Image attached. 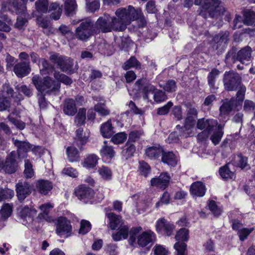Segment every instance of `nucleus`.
Instances as JSON below:
<instances>
[{
	"label": "nucleus",
	"mask_w": 255,
	"mask_h": 255,
	"mask_svg": "<svg viewBox=\"0 0 255 255\" xmlns=\"http://www.w3.org/2000/svg\"><path fill=\"white\" fill-rule=\"evenodd\" d=\"M141 11L131 6L121 7L115 11V16L111 17L105 14L99 17L97 22V27L103 32H111L112 30L123 31L127 25L141 17Z\"/></svg>",
	"instance_id": "nucleus-1"
},
{
	"label": "nucleus",
	"mask_w": 255,
	"mask_h": 255,
	"mask_svg": "<svg viewBox=\"0 0 255 255\" xmlns=\"http://www.w3.org/2000/svg\"><path fill=\"white\" fill-rule=\"evenodd\" d=\"M195 4L201 5L200 14L205 18L207 15L211 17L220 16L225 11L218 0H195Z\"/></svg>",
	"instance_id": "nucleus-2"
},
{
	"label": "nucleus",
	"mask_w": 255,
	"mask_h": 255,
	"mask_svg": "<svg viewBox=\"0 0 255 255\" xmlns=\"http://www.w3.org/2000/svg\"><path fill=\"white\" fill-rule=\"evenodd\" d=\"M32 81L36 89L40 93L55 94L59 92L60 88V84L49 77L42 79L39 75H36L32 77Z\"/></svg>",
	"instance_id": "nucleus-3"
},
{
	"label": "nucleus",
	"mask_w": 255,
	"mask_h": 255,
	"mask_svg": "<svg viewBox=\"0 0 255 255\" xmlns=\"http://www.w3.org/2000/svg\"><path fill=\"white\" fill-rule=\"evenodd\" d=\"M142 230L141 227H133L130 230L129 232V242L130 245H133L135 243L136 239L138 245L142 247H145L148 244L155 240V235L151 230H148L143 232L137 238V234L140 232Z\"/></svg>",
	"instance_id": "nucleus-4"
},
{
	"label": "nucleus",
	"mask_w": 255,
	"mask_h": 255,
	"mask_svg": "<svg viewBox=\"0 0 255 255\" xmlns=\"http://www.w3.org/2000/svg\"><path fill=\"white\" fill-rule=\"evenodd\" d=\"M252 48L249 46H246L237 53L235 49H232L226 55V60L227 62H235L238 60L242 64H247L251 58Z\"/></svg>",
	"instance_id": "nucleus-5"
},
{
	"label": "nucleus",
	"mask_w": 255,
	"mask_h": 255,
	"mask_svg": "<svg viewBox=\"0 0 255 255\" xmlns=\"http://www.w3.org/2000/svg\"><path fill=\"white\" fill-rule=\"evenodd\" d=\"M187 117L185 119V124L183 128H181L183 130L182 134L185 136H188L192 133V128L194 125V116L197 115V111L195 107L190 104H186ZM177 129H180V126L178 125L176 126Z\"/></svg>",
	"instance_id": "nucleus-6"
},
{
	"label": "nucleus",
	"mask_w": 255,
	"mask_h": 255,
	"mask_svg": "<svg viewBox=\"0 0 255 255\" xmlns=\"http://www.w3.org/2000/svg\"><path fill=\"white\" fill-rule=\"evenodd\" d=\"M241 77L233 71L225 72L223 80L225 89L227 91H235L241 85Z\"/></svg>",
	"instance_id": "nucleus-7"
},
{
	"label": "nucleus",
	"mask_w": 255,
	"mask_h": 255,
	"mask_svg": "<svg viewBox=\"0 0 255 255\" xmlns=\"http://www.w3.org/2000/svg\"><path fill=\"white\" fill-rule=\"evenodd\" d=\"M93 25V22L90 19H87L81 22L76 29L77 38L82 41L88 40L92 34Z\"/></svg>",
	"instance_id": "nucleus-8"
},
{
	"label": "nucleus",
	"mask_w": 255,
	"mask_h": 255,
	"mask_svg": "<svg viewBox=\"0 0 255 255\" xmlns=\"http://www.w3.org/2000/svg\"><path fill=\"white\" fill-rule=\"evenodd\" d=\"M72 226L70 222L66 218L59 217L57 219L56 234L61 237L67 238L70 236Z\"/></svg>",
	"instance_id": "nucleus-9"
},
{
	"label": "nucleus",
	"mask_w": 255,
	"mask_h": 255,
	"mask_svg": "<svg viewBox=\"0 0 255 255\" xmlns=\"http://www.w3.org/2000/svg\"><path fill=\"white\" fill-rule=\"evenodd\" d=\"M50 60L56 63L63 72L72 73L73 61L67 57H64L57 55H52L50 57Z\"/></svg>",
	"instance_id": "nucleus-10"
},
{
	"label": "nucleus",
	"mask_w": 255,
	"mask_h": 255,
	"mask_svg": "<svg viewBox=\"0 0 255 255\" xmlns=\"http://www.w3.org/2000/svg\"><path fill=\"white\" fill-rule=\"evenodd\" d=\"M155 227L157 232L164 234L168 236H171L175 229L173 224L168 222L164 218L158 219L156 222Z\"/></svg>",
	"instance_id": "nucleus-11"
},
{
	"label": "nucleus",
	"mask_w": 255,
	"mask_h": 255,
	"mask_svg": "<svg viewBox=\"0 0 255 255\" xmlns=\"http://www.w3.org/2000/svg\"><path fill=\"white\" fill-rule=\"evenodd\" d=\"M23 3H20L19 0H13L12 3L9 2L8 3H2L1 10L3 11L7 10L13 11L18 14H24L26 10V6L25 5V0H21Z\"/></svg>",
	"instance_id": "nucleus-12"
},
{
	"label": "nucleus",
	"mask_w": 255,
	"mask_h": 255,
	"mask_svg": "<svg viewBox=\"0 0 255 255\" xmlns=\"http://www.w3.org/2000/svg\"><path fill=\"white\" fill-rule=\"evenodd\" d=\"M75 194L79 200L87 203L93 197L94 192L92 188L82 185L76 190Z\"/></svg>",
	"instance_id": "nucleus-13"
},
{
	"label": "nucleus",
	"mask_w": 255,
	"mask_h": 255,
	"mask_svg": "<svg viewBox=\"0 0 255 255\" xmlns=\"http://www.w3.org/2000/svg\"><path fill=\"white\" fill-rule=\"evenodd\" d=\"M16 158V152L15 151H11L7 155L3 167L6 172L12 173L15 171L17 167Z\"/></svg>",
	"instance_id": "nucleus-14"
},
{
	"label": "nucleus",
	"mask_w": 255,
	"mask_h": 255,
	"mask_svg": "<svg viewBox=\"0 0 255 255\" xmlns=\"http://www.w3.org/2000/svg\"><path fill=\"white\" fill-rule=\"evenodd\" d=\"M14 144L17 147L16 157L23 159L27 157V152L32 147V145L29 142L18 140H14Z\"/></svg>",
	"instance_id": "nucleus-15"
},
{
	"label": "nucleus",
	"mask_w": 255,
	"mask_h": 255,
	"mask_svg": "<svg viewBox=\"0 0 255 255\" xmlns=\"http://www.w3.org/2000/svg\"><path fill=\"white\" fill-rule=\"evenodd\" d=\"M218 122L214 119H201L198 120L197 127L203 131L211 132L218 125Z\"/></svg>",
	"instance_id": "nucleus-16"
},
{
	"label": "nucleus",
	"mask_w": 255,
	"mask_h": 255,
	"mask_svg": "<svg viewBox=\"0 0 255 255\" xmlns=\"http://www.w3.org/2000/svg\"><path fill=\"white\" fill-rule=\"evenodd\" d=\"M16 191L18 200L22 201L31 193L30 184L26 182H19L16 185Z\"/></svg>",
	"instance_id": "nucleus-17"
},
{
	"label": "nucleus",
	"mask_w": 255,
	"mask_h": 255,
	"mask_svg": "<svg viewBox=\"0 0 255 255\" xmlns=\"http://www.w3.org/2000/svg\"><path fill=\"white\" fill-rule=\"evenodd\" d=\"M13 71L18 77L26 76L31 71L29 61H24L17 63L14 66Z\"/></svg>",
	"instance_id": "nucleus-18"
},
{
	"label": "nucleus",
	"mask_w": 255,
	"mask_h": 255,
	"mask_svg": "<svg viewBox=\"0 0 255 255\" xmlns=\"http://www.w3.org/2000/svg\"><path fill=\"white\" fill-rule=\"evenodd\" d=\"M170 177L167 173H162L156 178L151 179L150 184L152 186L164 189L168 185Z\"/></svg>",
	"instance_id": "nucleus-19"
},
{
	"label": "nucleus",
	"mask_w": 255,
	"mask_h": 255,
	"mask_svg": "<svg viewBox=\"0 0 255 255\" xmlns=\"http://www.w3.org/2000/svg\"><path fill=\"white\" fill-rule=\"evenodd\" d=\"M89 137V132L84 131L83 129L79 128L76 131V137L75 138L76 144L82 150V146L86 143Z\"/></svg>",
	"instance_id": "nucleus-20"
},
{
	"label": "nucleus",
	"mask_w": 255,
	"mask_h": 255,
	"mask_svg": "<svg viewBox=\"0 0 255 255\" xmlns=\"http://www.w3.org/2000/svg\"><path fill=\"white\" fill-rule=\"evenodd\" d=\"M206 191L205 186L200 181L193 183L190 188V192L194 197H203L205 195Z\"/></svg>",
	"instance_id": "nucleus-21"
},
{
	"label": "nucleus",
	"mask_w": 255,
	"mask_h": 255,
	"mask_svg": "<svg viewBox=\"0 0 255 255\" xmlns=\"http://www.w3.org/2000/svg\"><path fill=\"white\" fill-rule=\"evenodd\" d=\"M35 187L39 193L46 195L52 189L53 184L48 180H39L36 182Z\"/></svg>",
	"instance_id": "nucleus-22"
},
{
	"label": "nucleus",
	"mask_w": 255,
	"mask_h": 255,
	"mask_svg": "<svg viewBox=\"0 0 255 255\" xmlns=\"http://www.w3.org/2000/svg\"><path fill=\"white\" fill-rule=\"evenodd\" d=\"M54 207L53 204L51 203H46L39 206V209L40 213L38 214V217L40 220H45L50 222L52 221L51 217L49 216V213L51 209Z\"/></svg>",
	"instance_id": "nucleus-23"
},
{
	"label": "nucleus",
	"mask_w": 255,
	"mask_h": 255,
	"mask_svg": "<svg viewBox=\"0 0 255 255\" xmlns=\"http://www.w3.org/2000/svg\"><path fill=\"white\" fill-rule=\"evenodd\" d=\"M163 152V148L157 145L147 147L145 150V154L149 158L155 159L160 156Z\"/></svg>",
	"instance_id": "nucleus-24"
},
{
	"label": "nucleus",
	"mask_w": 255,
	"mask_h": 255,
	"mask_svg": "<svg viewBox=\"0 0 255 255\" xmlns=\"http://www.w3.org/2000/svg\"><path fill=\"white\" fill-rule=\"evenodd\" d=\"M99 160V158L96 154H90L86 156L81 164L83 167L92 169L97 165Z\"/></svg>",
	"instance_id": "nucleus-25"
},
{
	"label": "nucleus",
	"mask_w": 255,
	"mask_h": 255,
	"mask_svg": "<svg viewBox=\"0 0 255 255\" xmlns=\"http://www.w3.org/2000/svg\"><path fill=\"white\" fill-rule=\"evenodd\" d=\"M94 99L99 103L95 104L94 109L100 116H106L110 114V111L105 106V100L101 97H94Z\"/></svg>",
	"instance_id": "nucleus-26"
},
{
	"label": "nucleus",
	"mask_w": 255,
	"mask_h": 255,
	"mask_svg": "<svg viewBox=\"0 0 255 255\" xmlns=\"http://www.w3.org/2000/svg\"><path fill=\"white\" fill-rule=\"evenodd\" d=\"M77 112L75 102L72 99H67L64 101L63 112L68 116H74Z\"/></svg>",
	"instance_id": "nucleus-27"
},
{
	"label": "nucleus",
	"mask_w": 255,
	"mask_h": 255,
	"mask_svg": "<svg viewBox=\"0 0 255 255\" xmlns=\"http://www.w3.org/2000/svg\"><path fill=\"white\" fill-rule=\"evenodd\" d=\"M216 44L214 46L217 49L223 50L227 45L228 41V34L220 33L214 38Z\"/></svg>",
	"instance_id": "nucleus-28"
},
{
	"label": "nucleus",
	"mask_w": 255,
	"mask_h": 255,
	"mask_svg": "<svg viewBox=\"0 0 255 255\" xmlns=\"http://www.w3.org/2000/svg\"><path fill=\"white\" fill-rule=\"evenodd\" d=\"M134 87V89L136 91H142V92L144 94L143 97L145 99H148V94L150 93H153L155 89V87L150 84H146L142 88L140 80L136 82Z\"/></svg>",
	"instance_id": "nucleus-29"
},
{
	"label": "nucleus",
	"mask_w": 255,
	"mask_h": 255,
	"mask_svg": "<svg viewBox=\"0 0 255 255\" xmlns=\"http://www.w3.org/2000/svg\"><path fill=\"white\" fill-rule=\"evenodd\" d=\"M110 221V227L112 230H115L123 224V221L121 217L113 213H110L107 215Z\"/></svg>",
	"instance_id": "nucleus-30"
},
{
	"label": "nucleus",
	"mask_w": 255,
	"mask_h": 255,
	"mask_svg": "<svg viewBox=\"0 0 255 255\" xmlns=\"http://www.w3.org/2000/svg\"><path fill=\"white\" fill-rule=\"evenodd\" d=\"M100 131L103 137L109 138L114 134V128L112 127L111 121L108 120L103 124L101 126Z\"/></svg>",
	"instance_id": "nucleus-31"
},
{
	"label": "nucleus",
	"mask_w": 255,
	"mask_h": 255,
	"mask_svg": "<svg viewBox=\"0 0 255 255\" xmlns=\"http://www.w3.org/2000/svg\"><path fill=\"white\" fill-rule=\"evenodd\" d=\"M223 128V125L218 124L216 128H214V129L212 131L213 133L211 136V139L215 145L219 143L223 136L224 133L222 131Z\"/></svg>",
	"instance_id": "nucleus-32"
},
{
	"label": "nucleus",
	"mask_w": 255,
	"mask_h": 255,
	"mask_svg": "<svg viewBox=\"0 0 255 255\" xmlns=\"http://www.w3.org/2000/svg\"><path fill=\"white\" fill-rule=\"evenodd\" d=\"M162 161L170 166H174L177 164V160L172 152H164L162 154Z\"/></svg>",
	"instance_id": "nucleus-33"
},
{
	"label": "nucleus",
	"mask_w": 255,
	"mask_h": 255,
	"mask_svg": "<svg viewBox=\"0 0 255 255\" xmlns=\"http://www.w3.org/2000/svg\"><path fill=\"white\" fill-rule=\"evenodd\" d=\"M104 145L100 150L101 154L103 157L112 158L115 154V152L112 146L107 145V141H104Z\"/></svg>",
	"instance_id": "nucleus-34"
},
{
	"label": "nucleus",
	"mask_w": 255,
	"mask_h": 255,
	"mask_svg": "<svg viewBox=\"0 0 255 255\" xmlns=\"http://www.w3.org/2000/svg\"><path fill=\"white\" fill-rule=\"evenodd\" d=\"M135 151V147L132 143L127 142L122 152V155L126 159L132 157Z\"/></svg>",
	"instance_id": "nucleus-35"
},
{
	"label": "nucleus",
	"mask_w": 255,
	"mask_h": 255,
	"mask_svg": "<svg viewBox=\"0 0 255 255\" xmlns=\"http://www.w3.org/2000/svg\"><path fill=\"white\" fill-rule=\"evenodd\" d=\"M37 211L33 208H29L25 206L22 208L20 212V215L23 218H28L30 221H32V218L36 215Z\"/></svg>",
	"instance_id": "nucleus-36"
},
{
	"label": "nucleus",
	"mask_w": 255,
	"mask_h": 255,
	"mask_svg": "<svg viewBox=\"0 0 255 255\" xmlns=\"http://www.w3.org/2000/svg\"><path fill=\"white\" fill-rule=\"evenodd\" d=\"M54 10L51 15L50 17L54 20H58L60 18L62 13V7L57 3H52L49 7V11Z\"/></svg>",
	"instance_id": "nucleus-37"
},
{
	"label": "nucleus",
	"mask_w": 255,
	"mask_h": 255,
	"mask_svg": "<svg viewBox=\"0 0 255 255\" xmlns=\"http://www.w3.org/2000/svg\"><path fill=\"white\" fill-rule=\"evenodd\" d=\"M66 153L69 161L73 162L79 160L80 158L79 153L76 147H68L66 149Z\"/></svg>",
	"instance_id": "nucleus-38"
},
{
	"label": "nucleus",
	"mask_w": 255,
	"mask_h": 255,
	"mask_svg": "<svg viewBox=\"0 0 255 255\" xmlns=\"http://www.w3.org/2000/svg\"><path fill=\"white\" fill-rule=\"evenodd\" d=\"M219 174L225 179H234L236 177L235 173L230 169L228 164L220 168Z\"/></svg>",
	"instance_id": "nucleus-39"
},
{
	"label": "nucleus",
	"mask_w": 255,
	"mask_h": 255,
	"mask_svg": "<svg viewBox=\"0 0 255 255\" xmlns=\"http://www.w3.org/2000/svg\"><path fill=\"white\" fill-rule=\"evenodd\" d=\"M65 13L70 16L73 14L76 8L77 4L75 0H66L64 4Z\"/></svg>",
	"instance_id": "nucleus-40"
},
{
	"label": "nucleus",
	"mask_w": 255,
	"mask_h": 255,
	"mask_svg": "<svg viewBox=\"0 0 255 255\" xmlns=\"http://www.w3.org/2000/svg\"><path fill=\"white\" fill-rule=\"evenodd\" d=\"M140 67L141 64L140 62L134 57H131L123 66V69L125 70H127L131 68L140 69Z\"/></svg>",
	"instance_id": "nucleus-41"
},
{
	"label": "nucleus",
	"mask_w": 255,
	"mask_h": 255,
	"mask_svg": "<svg viewBox=\"0 0 255 255\" xmlns=\"http://www.w3.org/2000/svg\"><path fill=\"white\" fill-rule=\"evenodd\" d=\"M243 23L247 25H255V12L250 10L246 11Z\"/></svg>",
	"instance_id": "nucleus-42"
},
{
	"label": "nucleus",
	"mask_w": 255,
	"mask_h": 255,
	"mask_svg": "<svg viewBox=\"0 0 255 255\" xmlns=\"http://www.w3.org/2000/svg\"><path fill=\"white\" fill-rule=\"evenodd\" d=\"M35 7L37 11L47 13L48 10V0H38L35 2Z\"/></svg>",
	"instance_id": "nucleus-43"
},
{
	"label": "nucleus",
	"mask_w": 255,
	"mask_h": 255,
	"mask_svg": "<svg viewBox=\"0 0 255 255\" xmlns=\"http://www.w3.org/2000/svg\"><path fill=\"white\" fill-rule=\"evenodd\" d=\"M219 74V71L216 69H214L212 70L208 76V84L210 88L213 90L216 89V87L215 86V79L218 76Z\"/></svg>",
	"instance_id": "nucleus-44"
},
{
	"label": "nucleus",
	"mask_w": 255,
	"mask_h": 255,
	"mask_svg": "<svg viewBox=\"0 0 255 255\" xmlns=\"http://www.w3.org/2000/svg\"><path fill=\"white\" fill-rule=\"evenodd\" d=\"M86 110L84 108H81L75 118V123L77 126H81L84 124L86 120Z\"/></svg>",
	"instance_id": "nucleus-45"
},
{
	"label": "nucleus",
	"mask_w": 255,
	"mask_h": 255,
	"mask_svg": "<svg viewBox=\"0 0 255 255\" xmlns=\"http://www.w3.org/2000/svg\"><path fill=\"white\" fill-rule=\"evenodd\" d=\"M24 175L26 178H31L34 176L32 165L28 159L24 160Z\"/></svg>",
	"instance_id": "nucleus-46"
},
{
	"label": "nucleus",
	"mask_w": 255,
	"mask_h": 255,
	"mask_svg": "<svg viewBox=\"0 0 255 255\" xmlns=\"http://www.w3.org/2000/svg\"><path fill=\"white\" fill-rule=\"evenodd\" d=\"M98 173L101 177L105 180H110L112 176V172L111 170L107 166H102L98 170Z\"/></svg>",
	"instance_id": "nucleus-47"
},
{
	"label": "nucleus",
	"mask_w": 255,
	"mask_h": 255,
	"mask_svg": "<svg viewBox=\"0 0 255 255\" xmlns=\"http://www.w3.org/2000/svg\"><path fill=\"white\" fill-rule=\"evenodd\" d=\"M233 107L234 101L232 100H227L224 102L221 106L220 108V112L222 114H227L232 110Z\"/></svg>",
	"instance_id": "nucleus-48"
},
{
	"label": "nucleus",
	"mask_w": 255,
	"mask_h": 255,
	"mask_svg": "<svg viewBox=\"0 0 255 255\" xmlns=\"http://www.w3.org/2000/svg\"><path fill=\"white\" fill-rule=\"evenodd\" d=\"M160 86L167 92H174L177 89L176 83L173 80H169L164 85H160Z\"/></svg>",
	"instance_id": "nucleus-49"
},
{
	"label": "nucleus",
	"mask_w": 255,
	"mask_h": 255,
	"mask_svg": "<svg viewBox=\"0 0 255 255\" xmlns=\"http://www.w3.org/2000/svg\"><path fill=\"white\" fill-rule=\"evenodd\" d=\"M188 230L185 228H182L177 233L175 238L178 242L186 241L188 239Z\"/></svg>",
	"instance_id": "nucleus-50"
},
{
	"label": "nucleus",
	"mask_w": 255,
	"mask_h": 255,
	"mask_svg": "<svg viewBox=\"0 0 255 255\" xmlns=\"http://www.w3.org/2000/svg\"><path fill=\"white\" fill-rule=\"evenodd\" d=\"M54 76L59 82L63 83L65 85H70L72 82V80L69 77L58 72H54Z\"/></svg>",
	"instance_id": "nucleus-51"
},
{
	"label": "nucleus",
	"mask_w": 255,
	"mask_h": 255,
	"mask_svg": "<svg viewBox=\"0 0 255 255\" xmlns=\"http://www.w3.org/2000/svg\"><path fill=\"white\" fill-rule=\"evenodd\" d=\"M14 195V191L11 189L0 188V202L5 199H10Z\"/></svg>",
	"instance_id": "nucleus-52"
},
{
	"label": "nucleus",
	"mask_w": 255,
	"mask_h": 255,
	"mask_svg": "<svg viewBox=\"0 0 255 255\" xmlns=\"http://www.w3.org/2000/svg\"><path fill=\"white\" fill-rule=\"evenodd\" d=\"M127 137V134L124 132H119L114 135L111 141L115 144H118L124 142Z\"/></svg>",
	"instance_id": "nucleus-53"
},
{
	"label": "nucleus",
	"mask_w": 255,
	"mask_h": 255,
	"mask_svg": "<svg viewBox=\"0 0 255 255\" xmlns=\"http://www.w3.org/2000/svg\"><path fill=\"white\" fill-rule=\"evenodd\" d=\"M100 7L99 0H86L87 10L90 12H94Z\"/></svg>",
	"instance_id": "nucleus-54"
},
{
	"label": "nucleus",
	"mask_w": 255,
	"mask_h": 255,
	"mask_svg": "<svg viewBox=\"0 0 255 255\" xmlns=\"http://www.w3.org/2000/svg\"><path fill=\"white\" fill-rule=\"evenodd\" d=\"M176 255H186V245L182 242H177L174 245Z\"/></svg>",
	"instance_id": "nucleus-55"
},
{
	"label": "nucleus",
	"mask_w": 255,
	"mask_h": 255,
	"mask_svg": "<svg viewBox=\"0 0 255 255\" xmlns=\"http://www.w3.org/2000/svg\"><path fill=\"white\" fill-rule=\"evenodd\" d=\"M12 211V206L9 204H5L0 210V214L2 218L5 219L10 216Z\"/></svg>",
	"instance_id": "nucleus-56"
},
{
	"label": "nucleus",
	"mask_w": 255,
	"mask_h": 255,
	"mask_svg": "<svg viewBox=\"0 0 255 255\" xmlns=\"http://www.w3.org/2000/svg\"><path fill=\"white\" fill-rule=\"evenodd\" d=\"M80 229L79 230V234L85 235L89 232L91 229V225L89 221L82 220L81 221Z\"/></svg>",
	"instance_id": "nucleus-57"
},
{
	"label": "nucleus",
	"mask_w": 255,
	"mask_h": 255,
	"mask_svg": "<svg viewBox=\"0 0 255 255\" xmlns=\"http://www.w3.org/2000/svg\"><path fill=\"white\" fill-rule=\"evenodd\" d=\"M254 228H245L241 229L238 232V234L239 236L240 240L241 241H244L245 239H247V237L250 235V234L254 231Z\"/></svg>",
	"instance_id": "nucleus-58"
},
{
	"label": "nucleus",
	"mask_w": 255,
	"mask_h": 255,
	"mask_svg": "<svg viewBox=\"0 0 255 255\" xmlns=\"http://www.w3.org/2000/svg\"><path fill=\"white\" fill-rule=\"evenodd\" d=\"M139 171L141 174L146 177L150 172L149 165L145 162L141 161L139 162Z\"/></svg>",
	"instance_id": "nucleus-59"
},
{
	"label": "nucleus",
	"mask_w": 255,
	"mask_h": 255,
	"mask_svg": "<svg viewBox=\"0 0 255 255\" xmlns=\"http://www.w3.org/2000/svg\"><path fill=\"white\" fill-rule=\"evenodd\" d=\"M13 94V90L12 88L9 87L8 84L5 83L4 84L2 87V89L1 91V95L2 97L5 98H9L12 97Z\"/></svg>",
	"instance_id": "nucleus-60"
},
{
	"label": "nucleus",
	"mask_w": 255,
	"mask_h": 255,
	"mask_svg": "<svg viewBox=\"0 0 255 255\" xmlns=\"http://www.w3.org/2000/svg\"><path fill=\"white\" fill-rule=\"evenodd\" d=\"M237 165L242 169L245 168L249 166L248 164V158L245 156L241 155H238L236 158Z\"/></svg>",
	"instance_id": "nucleus-61"
},
{
	"label": "nucleus",
	"mask_w": 255,
	"mask_h": 255,
	"mask_svg": "<svg viewBox=\"0 0 255 255\" xmlns=\"http://www.w3.org/2000/svg\"><path fill=\"white\" fill-rule=\"evenodd\" d=\"M153 255H167L168 250L163 246L156 245L153 248Z\"/></svg>",
	"instance_id": "nucleus-62"
},
{
	"label": "nucleus",
	"mask_w": 255,
	"mask_h": 255,
	"mask_svg": "<svg viewBox=\"0 0 255 255\" xmlns=\"http://www.w3.org/2000/svg\"><path fill=\"white\" fill-rule=\"evenodd\" d=\"M167 99V96L161 90L156 91L154 94V100L157 103L165 101Z\"/></svg>",
	"instance_id": "nucleus-63"
},
{
	"label": "nucleus",
	"mask_w": 255,
	"mask_h": 255,
	"mask_svg": "<svg viewBox=\"0 0 255 255\" xmlns=\"http://www.w3.org/2000/svg\"><path fill=\"white\" fill-rule=\"evenodd\" d=\"M59 30L62 34L66 35L67 38H72L73 36L71 29L65 25H61Z\"/></svg>",
	"instance_id": "nucleus-64"
}]
</instances>
